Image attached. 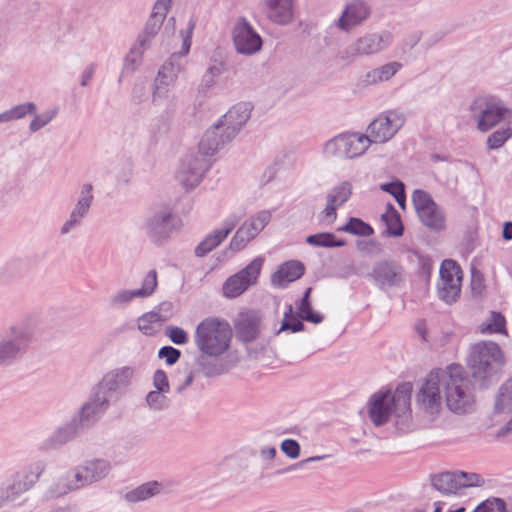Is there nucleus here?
<instances>
[{"instance_id":"obj_64","label":"nucleus","mask_w":512,"mask_h":512,"mask_svg":"<svg viewBox=\"0 0 512 512\" xmlns=\"http://www.w3.org/2000/svg\"><path fill=\"white\" fill-rule=\"evenodd\" d=\"M153 386L155 390L168 393L170 390L167 374L162 369H157L153 375Z\"/></svg>"},{"instance_id":"obj_39","label":"nucleus","mask_w":512,"mask_h":512,"mask_svg":"<svg viewBox=\"0 0 512 512\" xmlns=\"http://www.w3.org/2000/svg\"><path fill=\"white\" fill-rule=\"evenodd\" d=\"M337 231L356 236H371L374 233L372 226L358 217H350Z\"/></svg>"},{"instance_id":"obj_18","label":"nucleus","mask_w":512,"mask_h":512,"mask_svg":"<svg viewBox=\"0 0 512 512\" xmlns=\"http://www.w3.org/2000/svg\"><path fill=\"white\" fill-rule=\"evenodd\" d=\"M392 42V34L388 31L373 33L359 38L344 53L351 56L371 55L387 48Z\"/></svg>"},{"instance_id":"obj_49","label":"nucleus","mask_w":512,"mask_h":512,"mask_svg":"<svg viewBox=\"0 0 512 512\" xmlns=\"http://www.w3.org/2000/svg\"><path fill=\"white\" fill-rule=\"evenodd\" d=\"M461 293V283L438 284V296L447 304L457 301Z\"/></svg>"},{"instance_id":"obj_57","label":"nucleus","mask_w":512,"mask_h":512,"mask_svg":"<svg viewBox=\"0 0 512 512\" xmlns=\"http://www.w3.org/2000/svg\"><path fill=\"white\" fill-rule=\"evenodd\" d=\"M139 297L137 290H121L110 297V305L114 308H124L134 298Z\"/></svg>"},{"instance_id":"obj_8","label":"nucleus","mask_w":512,"mask_h":512,"mask_svg":"<svg viewBox=\"0 0 512 512\" xmlns=\"http://www.w3.org/2000/svg\"><path fill=\"white\" fill-rule=\"evenodd\" d=\"M236 52L241 55H253L263 46V39L245 17H240L232 31Z\"/></svg>"},{"instance_id":"obj_20","label":"nucleus","mask_w":512,"mask_h":512,"mask_svg":"<svg viewBox=\"0 0 512 512\" xmlns=\"http://www.w3.org/2000/svg\"><path fill=\"white\" fill-rule=\"evenodd\" d=\"M251 111V103L239 102L231 107L225 115H223V124L226 128V139L233 140L236 137L242 126L249 120Z\"/></svg>"},{"instance_id":"obj_9","label":"nucleus","mask_w":512,"mask_h":512,"mask_svg":"<svg viewBox=\"0 0 512 512\" xmlns=\"http://www.w3.org/2000/svg\"><path fill=\"white\" fill-rule=\"evenodd\" d=\"M109 408V400L107 395H101L99 390L92 392L86 401L79 409L78 414L73 416L80 428L85 432L91 428L107 411Z\"/></svg>"},{"instance_id":"obj_32","label":"nucleus","mask_w":512,"mask_h":512,"mask_svg":"<svg viewBox=\"0 0 512 512\" xmlns=\"http://www.w3.org/2000/svg\"><path fill=\"white\" fill-rule=\"evenodd\" d=\"M152 104L154 106H165V116L171 118L177 107L176 97L170 95L169 86L154 83V90L152 95Z\"/></svg>"},{"instance_id":"obj_12","label":"nucleus","mask_w":512,"mask_h":512,"mask_svg":"<svg viewBox=\"0 0 512 512\" xmlns=\"http://www.w3.org/2000/svg\"><path fill=\"white\" fill-rule=\"evenodd\" d=\"M46 464L42 460L30 463L17 471L12 478V483L7 486L8 498H15L31 489L45 471Z\"/></svg>"},{"instance_id":"obj_30","label":"nucleus","mask_w":512,"mask_h":512,"mask_svg":"<svg viewBox=\"0 0 512 512\" xmlns=\"http://www.w3.org/2000/svg\"><path fill=\"white\" fill-rule=\"evenodd\" d=\"M431 484L434 489L443 495L456 494L460 490L458 471H447L432 475Z\"/></svg>"},{"instance_id":"obj_14","label":"nucleus","mask_w":512,"mask_h":512,"mask_svg":"<svg viewBox=\"0 0 512 512\" xmlns=\"http://www.w3.org/2000/svg\"><path fill=\"white\" fill-rule=\"evenodd\" d=\"M379 289L398 287L403 282V267L390 260H381L374 264L372 271L367 274Z\"/></svg>"},{"instance_id":"obj_5","label":"nucleus","mask_w":512,"mask_h":512,"mask_svg":"<svg viewBox=\"0 0 512 512\" xmlns=\"http://www.w3.org/2000/svg\"><path fill=\"white\" fill-rule=\"evenodd\" d=\"M370 144L368 135L345 132L328 140L324 151L334 157L352 159L364 154Z\"/></svg>"},{"instance_id":"obj_10","label":"nucleus","mask_w":512,"mask_h":512,"mask_svg":"<svg viewBox=\"0 0 512 512\" xmlns=\"http://www.w3.org/2000/svg\"><path fill=\"white\" fill-rule=\"evenodd\" d=\"M397 405L396 391L392 393L391 390L388 389L374 393L368 402V414L371 422L376 427L385 425L390 420Z\"/></svg>"},{"instance_id":"obj_43","label":"nucleus","mask_w":512,"mask_h":512,"mask_svg":"<svg viewBox=\"0 0 512 512\" xmlns=\"http://www.w3.org/2000/svg\"><path fill=\"white\" fill-rule=\"evenodd\" d=\"M36 105L33 102H26L16 105L9 110L0 113V123L9 122L25 117L27 114H34Z\"/></svg>"},{"instance_id":"obj_36","label":"nucleus","mask_w":512,"mask_h":512,"mask_svg":"<svg viewBox=\"0 0 512 512\" xmlns=\"http://www.w3.org/2000/svg\"><path fill=\"white\" fill-rule=\"evenodd\" d=\"M440 283H461L462 270L460 265L453 259H445L442 261L439 269Z\"/></svg>"},{"instance_id":"obj_46","label":"nucleus","mask_w":512,"mask_h":512,"mask_svg":"<svg viewBox=\"0 0 512 512\" xmlns=\"http://www.w3.org/2000/svg\"><path fill=\"white\" fill-rule=\"evenodd\" d=\"M296 316L313 324H320L324 320V316L313 309L311 301L296 302Z\"/></svg>"},{"instance_id":"obj_29","label":"nucleus","mask_w":512,"mask_h":512,"mask_svg":"<svg viewBox=\"0 0 512 512\" xmlns=\"http://www.w3.org/2000/svg\"><path fill=\"white\" fill-rule=\"evenodd\" d=\"M28 339L21 335L12 340H4L0 342V366L12 363L26 348Z\"/></svg>"},{"instance_id":"obj_48","label":"nucleus","mask_w":512,"mask_h":512,"mask_svg":"<svg viewBox=\"0 0 512 512\" xmlns=\"http://www.w3.org/2000/svg\"><path fill=\"white\" fill-rule=\"evenodd\" d=\"M139 46L138 41L130 48L124 59L123 73H133L140 65L144 50Z\"/></svg>"},{"instance_id":"obj_13","label":"nucleus","mask_w":512,"mask_h":512,"mask_svg":"<svg viewBox=\"0 0 512 512\" xmlns=\"http://www.w3.org/2000/svg\"><path fill=\"white\" fill-rule=\"evenodd\" d=\"M271 214L263 210L250 220L245 221L236 231L229 243V249L233 252L241 251L246 244L254 239L269 223Z\"/></svg>"},{"instance_id":"obj_42","label":"nucleus","mask_w":512,"mask_h":512,"mask_svg":"<svg viewBox=\"0 0 512 512\" xmlns=\"http://www.w3.org/2000/svg\"><path fill=\"white\" fill-rule=\"evenodd\" d=\"M294 314L293 306L291 304L286 305L283 320L281 322L280 330L278 331H290L292 333H298L305 330L304 322Z\"/></svg>"},{"instance_id":"obj_22","label":"nucleus","mask_w":512,"mask_h":512,"mask_svg":"<svg viewBox=\"0 0 512 512\" xmlns=\"http://www.w3.org/2000/svg\"><path fill=\"white\" fill-rule=\"evenodd\" d=\"M84 433L76 420L73 418L66 424L57 428L47 439H45L39 446L41 451L57 450L63 445L72 441L79 435Z\"/></svg>"},{"instance_id":"obj_51","label":"nucleus","mask_w":512,"mask_h":512,"mask_svg":"<svg viewBox=\"0 0 512 512\" xmlns=\"http://www.w3.org/2000/svg\"><path fill=\"white\" fill-rule=\"evenodd\" d=\"M472 512H508L504 499L490 497L479 503Z\"/></svg>"},{"instance_id":"obj_17","label":"nucleus","mask_w":512,"mask_h":512,"mask_svg":"<svg viewBox=\"0 0 512 512\" xmlns=\"http://www.w3.org/2000/svg\"><path fill=\"white\" fill-rule=\"evenodd\" d=\"M172 0H157L152 13L146 21L144 28L138 34L137 41L140 47L149 48L151 40L158 34L163 21L171 6Z\"/></svg>"},{"instance_id":"obj_11","label":"nucleus","mask_w":512,"mask_h":512,"mask_svg":"<svg viewBox=\"0 0 512 512\" xmlns=\"http://www.w3.org/2000/svg\"><path fill=\"white\" fill-rule=\"evenodd\" d=\"M111 471V463L102 458L85 460L76 466L72 477L75 479L79 489L99 482L107 477Z\"/></svg>"},{"instance_id":"obj_23","label":"nucleus","mask_w":512,"mask_h":512,"mask_svg":"<svg viewBox=\"0 0 512 512\" xmlns=\"http://www.w3.org/2000/svg\"><path fill=\"white\" fill-rule=\"evenodd\" d=\"M211 162L199 153L187 158L183 162L184 178L181 180L187 189L195 188L202 180L205 173L210 169Z\"/></svg>"},{"instance_id":"obj_31","label":"nucleus","mask_w":512,"mask_h":512,"mask_svg":"<svg viewBox=\"0 0 512 512\" xmlns=\"http://www.w3.org/2000/svg\"><path fill=\"white\" fill-rule=\"evenodd\" d=\"M163 484L158 481H148L125 493L124 498L130 503L145 501L161 493Z\"/></svg>"},{"instance_id":"obj_27","label":"nucleus","mask_w":512,"mask_h":512,"mask_svg":"<svg viewBox=\"0 0 512 512\" xmlns=\"http://www.w3.org/2000/svg\"><path fill=\"white\" fill-rule=\"evenodd\" d=\"M260 319L256 315H246L235 323L236 338L242 343L255 341L260 334Z\"/></svg>"},{"instance_id":"obj_45","label":"nucleus","mask_w":512,"mask_h":512,"mask_svg":"<svg viewBox=\"0 0 512 512\" xmlns=\"http://www.w3.org/2000/svg\"><path fill=\"white\" fill-rule=\"evenodd\" d=\"M483 334L506 333V319L501 312L491 311L490 319L480 326Z\"/></svg>"},{"instance_id":"obj_41","label":"nucleus","mask_w":512,"mask_h":512,"mask_svg":"<svg viewBox=\"0 0 512 512\" xmlns=\"http://www.w3.org/2000/svg\"><path fill=\"white\" fill-rule=\"evenodd\" d=\"M78 489L75 479L70 475V473H68L67 476L59 478L52 486H50L48 496L51 498H59Z\"/></svg>"},{"instance_id":"obj_50","label":"nucleus","mask_w":512,"mask_h":512,"mask_svg":"<svg viewBox=\"0 0 512 512\" xmlns=\"http://www.w3.org/2000/svg\"><path fill=\"white\" fill-rule=\"evenodd\" d=\"M412 203L417 214L432 206L434 207L436 204L432 196L422 189H416L413 191Z\"/></svg>"},{"instance_id":"obj_2","label":"nucleus","mask_w":512,"mask_h":512,"mask_svg":"<svg viewBox=\"0 0 512 512\" xmlns=\"http://www.w3.org/2000/svg\"><path fill=\"white\" fill-rule=\"evenodd\" d=\"M466 366L474 389H488L497 384L505 366L504 353L498 343L479 341L470 347Z\"/></svg>"},{"instance_id":"obj_33","label":"nucleus","mask_w":512,"mask_h":512,"mask_svg":"<svg viewBox=\"0 0 512 512\" xmlns=\"http://www.w3.org/2000/svg\"><path fill=\"white\" fill-rule=\"evenodd\" d=\"M386 225V234L390 237H401L404 234L405 227L401 215L392 203H387L386 213L381 216Z\"/></svg>"},{"instance_id":"obj_62","label":"nucleus","mask_w":512,"mask_h":512,"mask_svg":"<svg viewBox=\"0 0 512 512\" xmlns=\"http://www.w3.org/2000/svg\"><path fill=\"white\" fill-rule=\"evenodd\" d=\"M419 262V276L425 278L427 282L430 281L431 273L433 270V262L430 257L424 256L418 252H415Z\"/></svg>"},{"instance_id":"obj_21","label":"nucleus","mask_w":512,"mask_h":512,"mask_svg":"<svg viewBox=\"0 0 512 512\" xmlns=\"http://www.w3.org/2000/svg\"><path fill=\"white\" fill-rule=\"evenodd\" d=\"M231 140L226 139V128L223 120L219 119L203 135L198 144V153L201 156H213L221 147Z\"/></svg>"},{"instance_id":"obj_58","label":"nucleus","mask_w":512,"mask_h":512,"mask_svg":"<svg viewBox=\"0 0 512 512\" xmlns=\"http://www.w3.org/2000/svg\"><path fill=\"white\" fill-rule=\"evenodd\" d=\"M196 363L202 370L203 375L207 378H211L224 373L223 365L212 363L203 356L198 357Z\"/></svg>"},{"instance_id":"obj_16","label":"nucleus","mask_w":512,"mask_h":512,"mask_svg":"<svg viewBox=\"0 0 512 512\" xmlns=\"http://www.w3.org/2000/svg\"><path fill=\"white\" fill-rule=\"evenodd\" d=\"M470 111L478 115L477 127L486 132L496 126L504 118L507 109L494 103H489L483 98L475 99L470 105Z\"/></svg>"},{"instance_id":"obj_34","label":"nucleus","mask_w":512,"mask_h":512,"mask_svg":"<svg viewBox=\"0 0 512 512\" xmlns=\"http://www.w3.org/2000/svg\"><path fill=\"white\" fill-rule=\"evenodd\" d=\"M306 243L314 247L340 248L346 245L344 239H339L332 232H320L306 237Z\"/></svg>"},{"instance_id":"obj_24","label":"nucleus","mask_w":512,"mask_h":512,"mask_svg":"<svg viewBox=\"0 0 512 512\" xmlns=\"http://www.w3.org/2000/svg\"><path fill=\"white\" fill-rule=\"evenodd\" d=\"M237 224L234 217L228 218L224 221L221 228L215 229L208 234L195 248V255L197 257H204L213 249L218 247L227 236L233 231Z\"/></svg>"},{"instance_id":"obj_44","label":"nucleus","mask_w":512,"mask_h":512,"mask_svg":"<svg viewBox=\"0 0 512 512\" xmlns=\"http://www.w3.org/2000/svg\"><path fill=\"white\" fill-rule=\"evenodd\" d=\"M249 283H246L236 273L229 278L223 284L222 290L223 295L229 299L236 298L244 293L249 288Z\"/></svg>"},{"instance_id":"obj_54","label":"nucleus","mask_w":512,"mask_h":512,"mask_svg":"<svg viewBox=\"0 0 512 512\" xmlns=\"http://www.w3.org/2000/svg\"><path fill=\"white\" fill-rule=\"evenodd\" d=\"M165 392L158 390L150 391L146 396L148 406L155 411H161L169 407V399L164 395Z\"/></svg>"},{"instance_id":"obj_63","label":"nucleus","mask_w":512,"mask_h":512,"mask_svg":"<svg viewBox=\"0 0 512 512\" xmlns=\"http://www.w3.org/2000/svg\"><path fill=\"white\" fill-rule=\"evenodd\" d=\"M281 451L289 458L296 459L300 455L301 447L294 439H285L280 444Z\"/></svg>"},{"instance_id":"obj_15","label":"nucleus","mask_w":512,"mask_h":512,"mask_svg":"<svg viewBox=\"0 0 512 512\" xmlns=\"http://www.w3.org/2000/svg\"><path fill=\"white\" fill-rule=\"evenodd\" d=\"M412 383L402 382L396 387V409L392 415L395 418V427L398 431L406 433L412 427L411 393Z\"/></svg>"},{"instance_id":"obj_38","label":"nucleus","mask_w":512,"mask_h":512,"mask_svg":"<svg viewBox=\"0 0 512 512\" xmlns=\"http://www.w3.org/2000/svg\"><path fill=\"white\" fill-rule=\"evenodd\" d=\"M93 187L91 184L86 183L82 186L80 197L72 210L70 216L77 219L80 223L83 217L88 213L93 200L92 194Z\"/></svg>"},{"instance_id":"obj_25","label":"nucleus","mask_w":512,"mask_h":512,"mask_svg":"<svg viewBox=\"0 0 512 512\" xmlns=\"http://www.w3.org/2000/svg\"><path fill=\"white\" fill-rule=\"evenodd\" d=\"M305 273V265L299 260H289L280 264L271 276V283L285 288L291 282L300 279Z\"/></svg>"},{"instance_id":"obj_26","label":"nucleus","mask_w":512,"mask_h":512,"mask_svg":"<svg viewBox=\"0 0 512 512\" xmlns=\"http://www.w3.org/2000/svg\"><path fill=\"white\" fill-rule=\"evenodd\" d=\"M266 15L278 25H288L293 20L292 0H265Z\"/></svg>"},{"instance_id":"obj_56","label":"nucleus","mask_w":512,"mask_h":512,"mask_svg":"<svg viewBox=\"0 0 512 512\" xmlns=\"http://www.w3.org/2000/svg\"><path fill=\"white\" fill-rule=\"evenodd\" d=\"M512 136L510 128H502L494 131L487 138V146L489 149H498L502 147L505 142Z\"/></svg>"},{"instance_id":"obj_35","label":"nucleus","mask_w":512,"mask_h":512,"mask_svg":"<svg viewBox=\"0 0 512 512\" xmlns=\"http://www.w3.org/2000/svg\"><path fill=\"white\" fill-rule=\"evenodd\" d=\"M496 413H512V377L499 388L495 398Z\"/></svg>"},{"instance_id":"obj_1","label":"nucleus","mask_w":512,"mask_h":512,"mask_svg":"<svg viewBox=\"0 0 512 512\" xmlns=\"http://www.w3.org/2000/svg\"><path fill=\"white\" fill-rule=\"evenodd\" d=\"M471 386L472 379L465 375L464 368L459 364H451L445 371H432L429 374L417 394V401L426 410H437L441 404L442 389L449 410L457 414L469 413L475 405Z\"/></svg>"},{"instance_id":"obj_53","label":"nucleus","mask_w":512,"mask_h":512,"mask_svg":"<svg viewBox=\"0 0 512 512\" xmlns=\"http://www.w3.org/2000/svg\"><path fill=\"white\" fill-rule=\"evenodd\" d=\"M177 78V70L174 67V64L169 61L165 62L159 69L157 77L155 78V83L168 85L174 83Z\"/></svg>"},{"instance_id":"obj_47","label":"nucleus","mask_w":512,"mask_h":512,"mask_svg":"<svg viewBox=\"0 0 512 512\" xmlns=\"http://www.w3.org/2000/svg\"><path fill=\"white\" fill-rule=\"evenodd\" d=\"M352 195V184L349 181H343L337 186L333 187L327 195L329 202H334L338 206L346 203Z\"/></svg>"},{"instance_id":"obj_55","label":"nucleus","mask_w":512,"mask_h":512,"mask_svg":"<svg viewBox=\"0 0 512 512\" xmlns=\"http://www.w3.org/2000/svg\"><path fill=\"white\" fill-rule=\"evenodd\" d=\"M157 272L156 270H150L142 282V287L137 290L139 297L145 298L151 296L157 288Z\"/></svg>"},{"instance_id":"obj_40","label":"nucleus","mask_w":512,"mask_h":512,"mask_svg":"<svg viewBox=\"0 0 512 512\" xmlns=\"http://www.w3.org/2000/svg\"><path fill=\"white\" fill-rule=\"evenodd\" d=\"M264 260L262 256L254 258L247 266L238 271L236 275L246 283H249V286L254 285L261 273Z\"/></svg>"},{"instance_id":"obj_52","label":"nucleus","mask_w":512,"mask_h":512,"mask_svg":"<svg viewBox=\"0 0 512 512\" xmlns=\"http://www.w3.org/2000/svg\"><path fill=\"white\" fill-rule=\"evenodd\" d=\"M161 322L160 315L156 313V310L142 314L138 319V329L145 335L151 336L155 334V329L151 324Z\"/></svg>"},{"instance_id":"obj_60","label":"nucleus","mask_w":512,"mask_h":512,"mask_svg":"<svg viewBox=\"0 0 512 512\" xmlns=\"http://www.w3.org/2000/svg\"><path fill=\"white\" fill-rule=\"evenodd\" d=\"M164 334L176 345H184L189 341L188 333L178 326H166Z\"/></svg>"},{"instance_id":"obj_3","label":"nucleus","mask_w":512,"mask_h":512,"mask_svg":"<svg viewBox=\"0 0 512 512\" xmlns=\"http://www.w3.org/2000/svg\"><path fill=\"white\" fill-rule=\"evenodd\" d=\"M232 336L233 331L227 320L209 317L197 325L194 341L203 355L219 357L230 348Z\"/></svg>"},{"instance_id":"obj_61","label":"nucleus","mask_w":512,"mask_h":512,"mask_svg":"<svg viewBox=\"0 0 512 512\" xmlns=\"http://www.w3.org/2000/svg\"><path fill=\"white\" fill-rule=\"evenodd\" d=\"M158 357L164 359L168 366H173L179 361L181 351L173 346L166 345L158 350Z\"/></svg>"},{"instance_id":"obj_6","label":"nucleus","mask_w":512,"mask_h":512,"mask_svg":"<svg viewBox=\"0 0 512 512\" xmlns=\"http://www.w3.org/2000/svg\"><path fill=\"white\" fill-rule=\"evenodd\" d=\"M405 117L402 113L389 110L381 113L367 128L371 143H385L390 140L404 125Z\"/></svg>"},{"instance_id":"obj_37","label":"nucleus","mask_w":512,"mask_h":512,"mask_svg":"<svg viewBox=\"0 0 512 512\" xmlns=\"http://www.w3.org/2000/svg\"><path fill=\"white\" fill-rule=\"evenodd\" d=\"M402 67L399 62H390L381 67L375 68L366 74V82L374 84L377 82L387 81L393 77Z\"/></svg>"},{"instance_id":"obj_28","label":"nucleus","mask_w":512,"mask_h":512,"mask_svg":"<svg viewBox=\"0 0 512 512\" xmlns=\"http://www.w3.org/2000/svg\"><path fill=\"white\" fill-rule=\"evenodd\" d=\"M417 216L420 222L430 231L438 233L446 229V215L437 203L434 207L421 211Z\"/></svg>"},{"instance_id":"obj_7","label":"nucleus","mask_w":512,"mask_h":512,"mask_svg":"<svg viewBox=\"0 0 512 512\" xmlns=\"http://www.w3.org/2000/svg\"><path fill=\"white\" fill-rule=\"evenodd\" d=\"M134 369L130 366L116 368L106 373L102 380L93 388L101 395H107L108 400L122 397L131 384Z\"/></svg>"},{"instance_id":"obj_19","label":"nucleus","mask_w":512,"mask_h":512,"mask_svg":"<svg viewBox=\"0 0 512 512\" xmlns=\"http://www.w3.org/2000/svg\"><path fill=\"white\" fill-rule=\"evenodd\" d=\"M370 14V7L363 0H353L345 6L341 16L335 22V26L342 31L349 32L368 19Z\"/></svg>"},{"instance_id":"obj_59","label":"nucleus","mask_w":512,"mask_h":512,"mask_svg":"<svg viewBox=\"0 0 512 512\" xmlns=\"http://www.w3.org/2000/svg\"><path fill=\"white\" fill-rule=\"evenodd\" d=\"M460 489L469 487H479L484 484V479L480 474L473 472L458 471Z\"/></svg>"},{"instance_id":"obj_4","label":"nucleus","mask_w":512,"mask_h":512,"mask_svg":"<svg viewBox=\"0 0 512 512\" xmlns=\"http://www.w3.org/2000/svg\"><path fill=\"white\" fill-rule=\"evenodd\" d=\"M182 221L166 203L152 206L145 217L143 229L149 241L157 246H164L172 235L177 233Z\"/></svg>"}]
</instances>
